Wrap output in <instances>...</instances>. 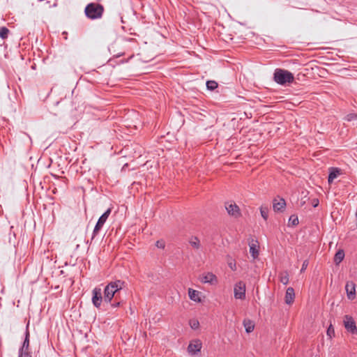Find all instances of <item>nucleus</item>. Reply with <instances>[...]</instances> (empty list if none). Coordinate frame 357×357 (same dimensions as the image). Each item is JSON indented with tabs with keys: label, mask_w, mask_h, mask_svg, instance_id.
<instances>
[{
	"label": "nucleus",
	"mask_w": 357,
	"mask_h": 357,
	"mask_svg": "<svg viewBox=\"0 0 357 357\" xmlns=\"http://www.w3.org/2000/svg\"><path fill=\"white\" fill-rule=\"evenodd\" d=\"M327 335L330 337H331L333 335H334V328H333L331 324L330 325V326L327 329Z\"/></svg>",
	"instance_id": "nucleus-30"
},
{
	"label": "nucleus",
	"mask_w": 357,
	"mask_h": 357,
	"mask_svg": "<svg viewBox=\"0 0 357 357\" xmlns=\"http://www.w3.org/2000/svg\"><path fill=\"white\" fill-rule=\"evenodd\" d=\"M234 296L236 299L244 300L245 298V284L244 282L239 281L235 284Z\"/></svg>",
	"instance_id": "nucleus-5"
},
{
	"label": "nucleus",
	"mask_w": 357,
	"mask_h": 357,
	"mask_svg": "<svg viewBox=\"0 0 357 357\" xmlns=\"http://www.w3.org/2000/svg\"><path fill=\"white\" fill-rule=\"evenodd\" d=\"M29 325L26 326V331H25V337L22 345L19 349L20 351H29Z\"/></svg>",
	"instance_id": "nucleus-12"
},
{
	"label": "nucleus",
	"mask_w": 357,
	"mask_h": 357,
	"mask_svg": "<svg viewBox=\"0 0 357 357\" xmlns=\"http://www.w3.org/2000/svg\"><path fill=\"white\" fill-rule=\"evenodd\" d=\"M344 250H340L335 255L334 262L335 263V264L337 265L344 259Z\"/></svg>",
	"instance_id": "nucleus-19"
},
{
	"label": "nucleus",
	"mask_w": 357,
	"mask_h": 357,
	"mask_svg": "<svg viewBox=\"0 0 357 357\" xmlns=\"http://www.w3.org/2000/svg\"><path fill=\"white\" fill-rule=\"evenodd\" d=\"M340 169L337 167L330 168L329 175L328 177V181L331 183L335 178H336L340 174Z\"/></svg>",
	"instance_id": "nucleus-15"
},
{
	"label": "nucleus",
	"mask_w": 357,
	"mask_h": 357,
	"mask_svg": "<svg viewBox=\"0 0 357 357\" xmlns=\"http://www.w3.org/2000/svg\"><path fill=\"white\" fill-rule=\"evenodd\" d=\"M229 266L230 267V268L233 271L236 270V264L235 263H232V262H230L229 263Z\"/></svg>",
	"instance_id": "nucleus-33"
},
{
	"label": "nucleus",
	"mask_w": 357,
	"mask_h": 357,
	"mask_svg": "<svg viewBox=\"0 0 357 357\" xmlns=\"http://www.w3.org/2000/svg\"><path fill=\"white\" fill-rule=\"evenodd\" d=\"M307 265H308V261L307 260H305L303 263L302 268L301 269V272L304 271L306 269Z\"/></svg>",
	"instance_id": "nucleus-31"
},
{
	"label": "nucleus",
	"mask_w": 357,
	"mask_h": 357,
	"mask_svg": "<svg viewBox=\"0 0 357 357\" xmlns=\"http://www.w3.org/2000/svg\"><path fill=\"white\" fill-rule=\"evenodd\" d=\"M357 119V114L354 113H350L347 114L345 117V119L348 121H353L354 119Z\"/></svg>",
	"instance_id": "nucleus-28"
},
{
	"label": "nucleus",
	"mask_w": 357,
	"mask_h": 357,
	"mask_svg": "<svg viewBox=\"0 0 357 357\" xmlns=\"http://www.w3.org/2000/svg\"><path fill=\"white\" fill-rule=\"evenodd\" d=\"M225 208L229 215L238 218L241 215L239 207L234 202H227L225 204Z\"/></svg>",
	"instance_id": "nucleus-9"
},
{
	"label": "nucleus",
	"mask_w": 357,
	"mask_h": 357,
	"mask_svg": "<svg viewBox=\"0 0 357 357\" xmlns=\"http://www.w3.org/2000/svg\"><path fill=\"white\" fill-rule=\"evenodd\" d=\"M92 303L93 305L99 308L102 301H104V296L102 295L101 288L96 287L92 291Z\"/></svg>",
	"instance_id": "nucleus-6"
},
{
	"label": "nucleus",
	"mask_w": 357,
	"mask_h": 357,
	"mask_svg": "<svg viewBox=\"0 0 357 357\" xmlns=\"http://www.w3.org/2000/svg\"><path fill=\"white\" fill-rule=\"evenodd\" d=\"M273 79L278 84L284 86L292 83L294 77L291 72L284 69L277 68L273 74Z\"/></svg>",
	"instance_id": "nucleus-3"
},
{
	"label": "nucleus",
	"mask_w": 357,
	"mask_h": 357,
	"mask_svg": "<svg viewBox=\"0 0 357 357\" xmlns=\"http://www.w3.org/2000/svg\"><path fill=\"white\" fill-rule=\"evenodd\" d=\"M355 284L353 282H347L345 286L347 297L349 299H354L356 295Z\"/></svg>",
	"instance_id": "nucleus-11"
},
{
	"label": "nucleus",
	"mask_w": 357,
	"mask_h": 357,
	"mask_svg": "<svg viewBox=\"0 0 357 357\" xmlns=\"http://www.w3.org/2000/svg\"><path fill=\"white\" fill-rule=\"evenodd\" d=\"M104 6L98 3H90L86 5L84 13L87 18L94 20L100 19L104 13Z\"/></svg>",
	"instance_id": "nucleus-2"
},
{
	"label": "nucleus",
	"mask_w": 357,
	"mask_h": 357,
	"mask_svg": "<svg viewBox=\"0 0 357 357\" xmlns=\"http://www.w3.org/2000/svg\"><path fill=\"white\" fill-rule=\"evenodd\" d=\"M111 208H108L98 219L96 225H95L94 229L93 231L91 240H93L95 236L98 234L99 231L101 229L104 224L105 223L107 219L111 213Z\"/></svg>",
	"instance_id": "nucleus-4"
},
{
	"label": "nucleus",
	"mask_w": 357,
	"mask_h": 357,
	"mask_svg": "<svg viewBox=\"0 0 357 357\" xmlns=\"http://www.w3.org/2000/svg\"><path fill=\"white\" fill-rule=\"evenodd\" d=\"M319 199H314L312 200V204L313 207L315 208V207H317L319 205Z\"/></svg>",
	"instance_id": "nucleus-32"
},
{
	"label": "nucleus",
	"mask_w": 357,
	"mask_h": 357,
	"mask_svg": "<svg viewBox=\"0 0 357 357\" xmlns=\"http://www.w3.org/2000/svg\"><path fill=\"white\" fill-rule=\"evenodd\" d=\"M280 282L286 285L289 283V274L287 271L280 273L279 275Z\"/></svg>",
	"instance_id": "nucleus-20"
},
{
	"label": "nucleus",
	"mask_w": 357,
	"mask_h": 357,
	"mask_svg": "<svg viewBox=\"0 0 357 357\" xmlns=\"http://www.w3.org/2000/svg\"><path fill=\"white\" fill-rule=\"evenodd\" d=\"M250 252L254 259H257L259 256V242L257 240L251 238L249 241Z\"/></svg>",
	"instance_id": "nucleus-10"
},
{
	"label": "nucleus",
	"mask_w": 357,
	"mask_h": 357,
	"mask_svg": "<svg viewBox=\"0 0 357 357\" xmlns=\"http://www.w3.org/2000/svg\"><path fill=\"white\" fill-rule=\"evenodd\" d=\"M125 284L121 280L109 282L104 289V302L110 303L114 295L125 287Z\"/></svg>",
	"instance_id": "nucleus-1"
},
{
	"label": "nucleus",
	"mask_w": 357,
	"mask_h": 357,
	"mask_svg": "<svg viewBox=\"0 0 357 357\" xmlns=\"http://www.w3.org/2000/svg\"><path fill=\"white\" fill-rule=\"evenodd\" d=\"M243 325H244V326H245V331H246L248 333H251V332L254 330L255 326H254V324L252 323V321H250V320H248V321H243Z\"/></svg>",
	"instance_id": "nucleus-21"
},
{
	"label": "nucleus",
	"mask_w": 357,
	"mask_h": 357,
	"mask_svg": "<svg viewBox=\"0 0 357 357\" xmlns=\"http://www.w3.org/2000/svg\"><path fill=\"white\" fill-rule=\"evenodd\" d=\"M260 213L262 218L266 220L268 217V208L266 206H261L260 207Z\"/></svg>",
	"instance_id": "nucleus-23"
},
{
	"label": "nucleus",
	"mask_w": 357,
	"mask_h": 357,
	"mask_svg": "<svg viewBox=\"0 0 357 357\" xmlns=\"http://www.w3.org/2000/svg\"><path fill=\"white\" fill-rule=\"evenodd\" d=\"M121 303L120 302H115V303H111V306L112 307H117L120 305Z\"/></svg>",
	"instance_id": "nucleus-34"
},
{
	"label": "nucleus",
	"mask_w": 357,
	"mask_h": 357,
	"mask_svg": "<svg viewBox=\"0 0 357 357\" xmlns=\"http://www.w3.org/2000/svg\"><path fill=\"white\" fill-rule=\"evenodd\" d=\"M202 347V343L201 340L198 339L193 340L190 342L188 347V351L190 355L193 356L199 352Z\"/></svg>",
	"instance_id": "nucleus-8"
},
{
	"label": "nucleus",
	"mask_w": 357,
	"mask_h": 357,
	"mask_svg": "<svg viewBox=\"0 0 357 357\" xmlns=\"http://www.w3.org/2000/svg\"><path fill=\"white\" fill-rule=\"evenodd\" d=\"M344 326L347 331L352 334L357 333V328L354 319L349 315L344 317Z\"/></svg>",
	"instance_id": "nucleus-7"
},
{
	"label": "nucleus",
	"mask_w": 357,
	"mask_h": 357,
	"mask_svg": "<svg viewBox=\"0 0 357 357\" xmlns=\"http://www.w3.org/2000/svg\"><path fill=\"white\" fill-rule=\"evenodd\" d=\"M202 281L204 283L213 284L217 282V278L213 273H208L203 276Z\"/></svg>",
	"instance_id": "nucleus-17"
},
{
	"label": "nucleus",
	"mask_w": 357,
	"mask_h": 357,
	"mask_svg": "<svg viewBox=\"0 0 357 357\" xmlns=\"http://www.w3.org/2000/svg\"><path fill=\"white\" fill-rule=\"evenodd\" d=\"M9 33V29L6 26L0 27V38L2 39H6L8 38V35Z\"/></svg>",
	"instance_id": "nucleus-24"
},
{
	"label": "nucleus",
	"mask_w": 357,
	"mask_h": 357,
	"mask_svg": "<svg viewBox=\"0 0 357 357\" xmlns=\"http://www.w3.org/2000/svg\"><path fill=\"white\" fill-rule=\"evenodd\" d=\"M18 357H32L29 351H18Z\"/></svg>",
	"instance_id": "nucleus-27"
},
{
	"label": "nucleus",
	"mask_w": 357,
	"mask_h": 357,
	"mask_svg": "<svg viewBox=\"0 0 357 357\" xmlns=\"http://www.w3.org/2000/svg\"><path fill=\"white\" fill-rule=\"evenodd\" d=\"M294 298H295V292H294V288H292V287L287 288V289L286 291V294H285V298H284L285 303L287 305H291L294 302Z\"/></svg>",
	"instance_id": "nucleus-14"
},
{
	"label": "nucleus",
	"mask_w": 357,
	"mask_h": 357,
	"mask_svg": "<svg viewBox=\"0 0 357 357\" xmlns=\"http://www.w3.org/2000/svg\"><path fill=\"white\" fill-rule=\"evenodd\" d=\"M206 88L209 91H213L218 88V83L214 80H208L206 82Z\"/></svg>",
	"instance_id": "nucleus-22"
},
{
	"label": "nucleus",
	"mask_w": 357,
	"mask_h": 357,
	"mask_svg": "<svg viewBox=\"0 0 357 357\" xmlns=\"http://www.w3.org/2000/svg\"><path fill=\"white\" fill-rule=\"evenodd\" d=\"M190 326L192 329H197L199 328V323L197 320L193 319L190 321Z\"/></svg>",
	"instance_id": "nucleus-26"
},
{
	"label": "nucleus",
	"mask_w": 357,
	"mask_h": 357,
	"mask_svg": "<svg viewBox=\"0 0 357 357\" xmlns=\"http://www.w3.org/2000/svg\"><path fill=\"white\" fill-rule=\"evenodd\" d=\"M286 206V202L283 198L273 200V208L275 211H282Z\"/></svg>",
	"instance_id": "nucleus-13"
},
{
	"label": "nucleus",
	"mask_w": 357,
	"mask_h": 357,
	"mask_svg": "<svg viewBox=\"0 0 357 357\" xmlns=\"http://www.w3.org/2000/svg\"><path fill=\"white\" fill-rule=\"evenodd\" d=\"M188 242L193 249L198 250L201 248V243L198 237L195 236H191Z\"/></svg>",
	"instance_id": "nucleus-16"
},
{
	"label": "nucleus",
	"mask_w": 357,
	"mask_h": 357,
	"mask_svg": "<svg viewBox=\"0 0 357 357\" xmlns=\"http://www.w3.org/2000/svg\"><path fill=\"white\" fill-rule=\"evenodd\" d=\"M155 246L158 248L164 249L165 247V242L163 240H158L155 243Z\"/></svg>",
	"instance_id": "nucleus-29"
},
{
	"label": "nucleus",
	"mask_w": 357,
	"mask_h": 357,
	"mask_svg": "<svg viewBox=\"0 0 357 357\" xmlns=\"http://www.w3.org/2000/svg\"><path fill=\"white\" fill-rule=\"evenodd\" d=\"M188 296H189L190 298L192 301H196V302H200L201 301V299H200V297H199V291H198L197 290H195V289H192L190 288L188 289Z\"/></svg>",
	"instance_id": "nucleus-18"
},
{
	"label": "nucleus",
	"mask_w": 357,
	"mask_h": 357,
	"mask_svg": "<svg viewBox=\"0 0 357 357\" xmlns=\"http://www.w3.org/2000/svg\"><path fill=\"white\" fill-rule=\"evenodd\" d=\"M289 222L291 223L293 226L297 225L298 224V217L294 215H291L289 219Z\"/></svg>",
	"instance_id": "nucleus-25"
}]
</instances>
